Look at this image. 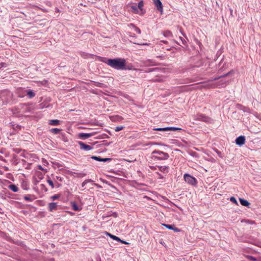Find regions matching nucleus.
<instances>
[{
    "label": "nucleus",
    "instance_id": "1",
    "mask_svg": "<svg viewBox=\"0 0 261 261\" xmlns=\"http://www.w3.org/2000/svg\"><path fill=\"white\" fill-rule=\"evenodd\" d=\"M33 110L32 103H20L11 109L13 114L16 116L29 117L31 116Z\"/></svg>",
    "mask_w": 261,
    "mask_h": 261
},
{
    "label": "nucleus",
    "instance_id": "2",
    "mask_svg": "<svg viewBox=\"0 0 261 261\" xmlns=\"http://www.w3.org/2000/svg\"><path fill=\"white\" fill-rule=\"evenodd\" d=\"M98 58L99 61L107 64L112 68L119 70L123 68V62H125V59L123 58L108 59L102 57Z\"/></svg>",
    "mask_w": 261,
    "mask_h": 261
},
{
    "label": "nucleus",
    "instance_id": "3",
    "mask_svg": "<svg viewBox=\"0 0 261 261\" xmlns=\"http://www.w3.org/2000/svg\"><path fill=\"white\" fill-rule=\"evenodd\" d=\"M169 155L166 152L160 150H155L151 153V158L154 161H164L169 159Z\"/></svg>",
    "mask_w": 261,
    "mask_h": 261
},
{
    "label": "nucleus",
    "instance_id": "4",
    "mask_svg": "<svg viewBox=\"0 0 261 261\" xmlns=\"http://www.w3.org/2000/svg\"><path fill=\"white\" fill-rule=\"evenodd\" d=\"M13 97V94L8 90H4L0 91V98L3 103H7L10 101Z\"/></svg>",
    "mask_w": 261,
    "mask_h": 261
},
{
    "label": "nucleus",
    "instance_id": "5",
    "mask_svg": "<svg viewBox=\"0 0 261 261\" xmlns=\"http://www.w3.org/2000/svg\"><path fill=\"white\" fill-rule=\"evenodd\" d=\"M16 93L18 97L21 98L24 97L25 95H28L30 98L33 97V90H32L27 91L24 88H18L16 90Z\"/></svg>",
    "mask_w": 261,
    "mask_h": 261
},
{
    "label": "nucleus",
    "instance_id": "6",
    "mask_svg": "<svg viewBox=\"0 0 261 261\" xmlns=\"http://www.w3.org/2000/svg\"><path fill=\"white\" fill-rule=\"evenodd\" d=\"M185 181L188 184L192 186H195L197 184L196 179L188 173H186L184 175Z\"/></svg>",
    "mask_w": 261,
    "mask_h": 261
},
{
    "label": "nucleus",
    "instance_id": "7",
    "mask_svg": "<svg viewBox=\"0 0 261 261\" xmlns=\"http://www.w3.org/2000/svg\"><path fill=\"white\" fill-rule=\"evenodd\" d=\"M196 117L198 120L210 123L213 122L212 118L202 114H197Z\"/></svg>",
    "mask_w": 261,
    "mask_h": 261
},
{
    "label": "nucleus",
    "instance_id": "8",
    "mask_svg": "<svg viewBox=\"0 0 261 261\" xmlns=\"http://www.w3.org/2000/svg\"><path fill=\"white\" fill-rule=\"evenodd\" d=\"M97 134V132H94L91 133H79L78 134V136L80 138L83 139H86L87 138H88L89 137H91Z\"/></svg>",
    "mask_w": 261,
    "mask_h": 261
},
{
    "label": "nucleus",
    "instance_id": "9",
    "mask_svg": "<svg viewBox=\"0 0 261 261\" xmlns=\"http://www.w3.org/2000/svg\"><path fill=\"white\" fill-rule=\"evenodd\" d=\"M245 143V137L244 136H240L236 139V143L239 146H242Z\"/></svg>",
    "mask_w": 261,
    "mask_h": 261
},
{
    "label": "nucleus",
    "instance_id": "10",
    "mask_svg": "<svg viewBox=\"0 0 261 261\" xmlns=\"http://www.w3.org/2000/svg\"><path fill=\"white\" fill-rule=\"evenodd\" d=\"M78 144L80 146V148L82 150L88 151L92 150L93 149V147L92 146L87 145L83 143V142L79 141L78 142Z\"/></svg>",
    "mask_w": 261,
    "mask_h": 261
},
{
    "label": "nucleus",
    "instance_id": "11",
    "mask_svg": "<svg viewBox=\"0 0 261 261\" xmlns=\"http://www.w3.org/2000/svg\"><path fill=\"white\" fill-rule=\"evenodd\" d=\"M154 4L156 6L157 9L162 12H163V5L160 0H153Z\"/></svg>",
    "mask_w": 261,
    "mask_h": 261
},
{
    "label": "nucleus",
    "instance_id": "12",
    "mask_svg": "<svg viewBox=\"0 0 261 261\" xmlns=\"http://www.w3.org/2000/svg\"><path fill=\"white\" fill-rule=\"evenodd\" d=\"M91 159L99 162H106L108 161H110L112 160L111 158H102L100 156H91Z\"/></svg>",
    "mask_w": 261,
    "mask_h": 261
},
{
    "label": "nucleus",
    "instance_id": "13",
    "mask_svg": "<svg viewBox=\"0 0 261 261\" xmlns=\"http://www.w3.org/2000/svg\"><path fill=\"white\" fill-rule=\"evenodd\" d=\"M57 203L56 202H51L48 204V210L49 212H53L57 209Z\"/></svg>",
    "mask_w": 261,
    "mask_h": 261
},
{
    "label": "nucleus",
    "instance_id": "14",
    "mask_svg": "<svg viewBox=\"0 0 261 261\" xmlns=\"http://www.w3.org/2000/svg\"><path fill=\"white\" fill-rule=\"evenodd\" d=\"M233 73H234V71L233 70H230L229 72H228V73H226V74H224L222 75H221V76H218V77H215L214 79L211 80V81H216V80H219L220 79L222 78V77H225V76H227L231 74H232Z\"/></svg>",
    "mask_w": 261,
    "mask_h": 261
},
{
    "label": "nucleus",
    "instance_id": "15",
    "mask_svg": "<svg viewBox=\"0 0 261 261\" xmlns=\"http://www.w3.org/2000/svg\"><path fill=\"white\" fill-rule=\"evenodd\" d=\"M159 170L163 173H167L169 171L168 166H158Z\"/></svg>",
    "mask_w": 261,
    "mask_h": 261
},
{
    "label": "nucleus",
    "instance_id": "16",
    "mask_svg": "<svg viewBox=\"0 0 261 261\" xmlns=\"http://www.w3.org/2000/svg\"><path fill=\"white\" fill-rule=\"evenodd\" d=\"M132 67V64H126V60H125V62H123V68L121 70H132L133 69Z\"/></svg>",
    "mask_w": 261,
    "mask_h": 261
},
{
    "label": "nucleus",
    "instance_id": "17",
    "mask_svg": "<svg viewBox=\"0 0 261 261\" xmlns=\"http://www.w3.org/2000/svg\"><path fill=\"white\" fill-rule=\"evenodd\" d=\"M71 205L72 209L75 211H80L82 208H80L75 202H71Z\"/></svg>",
    "mask_w": 261,
    "mask_h": 261
},
{
    "label": "nucleus",
    "instance_id": "18",
    "mask_svg": "<svg viewBox=\"0 0 261 261\" xmlns=\"http://www.w3.org/2000/svg\"><path fill=\"white\" fill-rule=\"evenodd\" d=\"M239 201L240 202L241 204L243 206H248L250 204V203L247 200H245L244 199L240 198Z\"/></svg>",
    "mask_w": 261,
    "mask_h": 261
},
{
    "label": "nucleus",
    "instance_id": "19",
    "mask_svg": "<svg viewBox=\"0 0 261 261\" xmlns=\"http://www.w3.org/2000/svg\"><path fill=\"white\" fill-rule=\"evenodd\" d=\"M9 188L14 192H17L19 190L18 187L14 184H11L8 186Z\"/></svg>",
    "mask_w": 261,
    "mask_h": 261
},
{
    "label": "nucleus",
    "instance_id": "20",
    "mask_svg": "<svg viewBox=\"0 0 261 261\" xmlns=\"http://www.w3.org/2000/svg\"><path fill=\"white\" fill-rule=\"evenodd\" d=\"M60 121L57 119H53L49 121L48 124L51 125H58L60 124Z\"/></svg>",
    "mask_w": 261,
    "mask_h": 261
},
{
    "label": "nucleus",
    "instance_id": "21",
    "mask_svg": "<svg viewBox=\"0 0 261 261\" xmlns=\"http://www.w3.org/2000/svg\"><path fill=\"white\" fill-rule=\"evenodd\" d=\"M128 27H130V28H132L135 31H136L138 34H140L141 33V31L140 30V29L137 27L135 24H133V23H130L129 25H128Z\"/></svg>",
    "mask_w": 261,
    "mask_h": 261
},
{
    "label": "nucleus",
    "instance_id": "22",
    "mask_svg": "<svg viewBox=\"0 0 261 261\" xmlns=\"http://www.w3.org/2000/svg\"><path fill=\"white\" fill-rule=\"evenodd\" d=\"M106 233L107 236H109L111 239H112L113 240H115V241H121V239L116 236H114L113 234H112L111 233H109V232H106Z\"/></svg>",
    "mask_w": 261,
    "mask_h": 261
},
{
    "label": "nucleus",
    "instance_id": "23",
    "mask_svg": "<svg viewBox=\"0 0 261 261\" xmlns=\"http://www.w3.org/2000/svg\"><path fill=\"white\" fill-rule=\"evenodd\" d=\"M245 258L248 260V261H260L259 259L257 258H256L253 256L251 255H246L245 256Z\"/></svg>",
    "mask_w": 261,
    "mask_h": 261
},
{
    "label": "nucleus",
    "instance_id": "24",
    "mask_svg": "<svg viewBox=\"0 0 261 261\" xmlns=\"http://www.w3.org/2000/svg\"><path fill=\"white\" fill-rule=\"evenodd\" d=\"M163 35L166 37H172L173 35L171 31L167 30L163 33Z\"/></svg>",
    "mask_w": 261,
    "mask_h": 261
},
{
    "label": "nucleus",
    "instance_id": "25",
    "mask_svg": "<svg viewBox=\"0 0 261 261\" xmlns=\"http://www.w3.org/2000/svg\"><path fill=\"white\" fill-rule=\"evenodd\" d=\"M11 126L15 131H18L21 129V126L18 124H11Z\"/></svg>",
    "mask_w": 261,
    "mask_h": 261
},
{
    "label": "nucleus",
    "instance_id": "26",
    "mask_svg": "<svg viewBox=\"0 0 261 261\" xmlns=\"http://www.w3.org/2000/svg\"><path fill=\"white\" fill-rule=\"evenodd\" d=\"M61 130L62 129L57 128H54L50 130V132L54 134H58L60 133Z\"/></svg>",
    "mask_w": 261,
    "mask_h": 261
},
{
    "label": "nucleus",
    "instance_id": "27",
    "mask_svg": "<svg viewBox=\"0 0 261 261\" xmlns=\"http://www.w3.org/2000/svg\"><path fill=\"white\" fill-rule=\"evenodd\" d=\"M168 131L169 130H172V131H175L177 130H181V128L179 127H167Z\"/></svg>",
    "mask_w": 261,
    "mask_h": 261
},
{
    "label": "nucleus",
    "instance_id": "28",
    "mask_svg": "<svg viewBox=\"0 0 261 261\" xmlns=\"http://www.w3.org/2000/svg\"><path fill=\"white\" fill-rule=\"evenodd\" d=\"M153 130L158 131H168L167 127L155 128H153Z\"/></svg>",
    "mask_w": 261,
    "mask_h": 261
},
{
    "label": "nucleus",
    "instance_id": "29",
    "mask_svg": "<svg viewBox=\"0 0 261 261\" xmlns=\"http://www.w3.org/2000/svg\"><path fill=\"white\" fill-rule=\"evenodd\" d=\"M93 182V180L91 179H86L85 180H84L83 183L82 184V187H84L85 186V185L88 183V182Z\"/></svg>",
    "mask_w": 261,
    "mask_h": 261
},
{
    "label": "nucleus",
    "instance_id": "30",
    "mask_svg": "<svg viewBox=\"0 0 261 261\" xmlns=\"http://www.w3.org/2000/svg\"><path fill=\"white\" fill-rule=\"evenodd\" d=\"M143 5H144L143 1H140L138 4V6H137L138 8H139L140 10H142V8L143 7Z\"/></svg>",
    "mask_w": 261,
    "mask_h": 261
},
{
    "label": "nucleus",
    "instance_id": "31",
    "mask_svg": "<svg viewBox=\"0 0 261 261\" xmlns=\"http://www.w3.org/2000/svg\"><path fill=\"white\" fill-rule=\"evenodd\" d=\"M241 110H242L244 112H247V113H251L250 109L249 108L246 107H244V106L243 107V108L241 109Z\"/></svg>",
    "mask_w": 261,
    "mask_h": 261
},
{
    "label": "nucleus",
    "instance_id": "32",
    "mask_svg": "<svg viewBox=\"0 0 261 261\" xmlns=\"http://www.w3.org/2000/svg\"><path fill=\"white\" fill-rule=\"evenodd\" d=\"M242 222H245V223L249 224H255V222L254 221L250 220H244L241 221Z\"/></svg>",
    "mask_w": 261,
    "mask_h": 261
},
{
    "label": "nucleus",
    "instance_id": "33",
    "mask_svg": "<svg viewBox=\"0 0 261 261\" xmlns=\"http://www.w3.org/2000/svg\"><path fill=\"white\" fill-rule=\"evenodd\" d=\"M159 68H149L147 69V70L145 71L146 72H150L154 71L159 70Z\"/></svg>",
    "mask_w": 261,
    "mask_h": 261
},
{
    "label": "nucleus",
    "instance_id": "34",
    "mask_svg": "<svg viewBox=\"0 0 261 261\" xmlns=\"http://www.w3.org/2000/svg\"><path fill=\"white\" fill-rule=\"evenodd\" d=\"M164 226H165L167 228L172 230L173 228L174 227V225H169V224H163Z\"/></svg>",
    "mask_w": 261,
    "mask_h": 261
},
{
    "label": "nucleus",
    "instance_id": "35",
    "mask_svg": "<svg viewBox=\"0 0 261 261\" xmlns=\"http://www.w3.org/2000/svg\"><path fill=\"white\" fill-rule=\"evenodd\" d=\"M35 175L38 176L40 179H42L43 178V175L39 171L35 172Z\"/></svg>",
    "mask_w": 261,
    "mask_h": 261
},
{
    "label": "nucleus",
    "instance_id": "36",
    "mask_svg": "<svg viewBox=\"0 0 261 261\" xmlns=\"http://www.w3.org/2000/svg\"><path fill=\"white\" fill-rule=\"evenodd\" d=\"M60 197V195L59 194H56V195H53L50 198L53 200H55L57 199H58Z\"/></svg>",
    "mask_w": 261,
    "mask_h": 261
},
{
    "label": "nucleus",
    "instance_id": "37",
    "mask_svg": "<svg viewBox=\"0 0 261 261\" xmlns=\"http://www.w3.org/2000/svg\"><path fill=\"white\" fill-rule=\"evenodd\" d=\"M124 128V126H117L116 127V128H115V130L116 132H119L120 130L123 129Z\"/></svg>",
    "mask_w": 261,
    "mask_h": 261
},
{
    "label": "nucleus",
    "instance_id": "38",
    "mask_svg": "<svg viewBox=\"0 0 261 261\" xmlns=\"http://www.w3.org/2000/svg\"><path fill=\"white\" fill-rule=\"evenodd\" d=\"M230 200L232 202H233V203H234L235 204H238L237 201L236 199L235 198V197H230Z\"/></svg>",
    "mask_w": 261,
    "mask_h": 261
},
{
    "label": "nucleus",
    "instance_id": "39",
    "mask_svg": "<svg viewBox=\"0 0 261 261\" xmlns=\"http://www.w3.org/2000/svg\"><path fill=\"white\" fill-rule=\"evenodd\" d=\"M226 83V81L221 80L219 81V85H220L221 86H223L225 85Z\"/></svg>",
    "mask_w": 261,
    "mask_h": 261
},
{
    "label": "nucleus",
    "instance_id": "40",
    "mask_svg": "<svg viewBox=\"0 0 261 261\" xmlns=\"http://www.w3.org/2000/svg\"><path fill=\"white\" fill-rule=\"evenodd\" d=\"M24 199L27 201H31V195H26L24 196Z\"/></svg>",
    "mask_w": 261,
    "mask_h": 261
},
{
    "label": "nucleus",
    "instance_id": "41",
    "mask_svg": "<svg viewBox=\"0 0 261 261\" xmlns=\"http://www.w3.org/2000/svg\"><path fill=\"white\" fill-rule=\"evenodd\" d=\"M95 86L98 87H103V84L99 82H95Z\"/></svg>",
    "mask_w": 261,
    "mask_h": 261
},
{
    "label": "nucleus",
    "instance_id": "42",
    "mask_svg": "<svg viewBox=\"0 0 261 261\" xmlns=\"http://www.w3.org/2000/svg\"><path fill=\"white\" fill-rule=\"evenodd\" d=\"M108 136L106 134H102L101 136H98L97 137L98 139H104L107 138Z\"/></svg>",
    "mask_w": 261,
    "mask_h": 261
},
{
    "label": "nucleus",
    "instance_id": "43",
    "mask_svg": "<svg viewBox=\"0 0 261 261\" xmlns=\"http://www.w3.org/2000/svg\"><path fill=\"white\" fill-rule=\"evenodd\" d=\"M77 174V177H84V176H86V173H83V172L79 173Z\"/></svg>",
    "mask_w": 261,
    "mask_h": 261
},
{
    "label": "nucleus",
    "instance_id": "44",
    "mask_svg": "<svg viewBox=\"0 0 261 261\" xmlns=\"http://www.w3.org/2000/svg\"><path fill=\"white\" fill-rule=\"evenodd\" d=\"M47 182L49 184V185L51 186V187L53 188L54 187V183L53 182L52 180H51L50 179H48L47 180Z\"/></svg>",
    "mask_w": 261,
    "mask_h": 261
},
{
    "label": "nucleus",
    "instance_id": "45",
    "mask_svg": "<svg viewBox=\"0 0 261 261\" xmlns=\"http://www.w3.org/2000/svg\"><path fill=\"white\" fill-rule=\"evenodd\" d=\"M179 39L181 41L183 44L185 45L187 44V41L185 39H184L181 37H179Z\"/></svg>",
    "mask_w": 261,
    "mask_h": 261
},
{
    "label": "nucleus",
    "instance_id": "46",
    "mask_svg": "<svg viewBox=\"0 0 261 261\" xmlns=\"http://www.w3.org/2000/svg\"><path fill=\"white\" fill-rule=\"evenodd\" d=\"M172 230H174L175 232H179L180 231V230L179 228L175 227L174 225Z\"/></svg>",
    "mask_w": 261,
    "mask_h": 261
},
{
    "label": "nucleus",
    "instance_id": "47",
    "mask_svg": "<svg viewBox=\"0 0 261 261\" xmlns=\"http://www.w3.org/2000/svg\"><path fill=\"white\" fill-rule=\"evenodd\" d=\"M131 8L132 9L134 10L135 11H136V10H137L138 7H137V6L135 5V6H132L131 7Z\"/></svg>",
    "mask_w": 261,
    "mask_h": 261
},
{
    "label": "nucleus",
    "instance_id": "48",
    "mask_svg": "<svg viewBox=\"0 0 261 261\" xmlns=\"http://www.w3.org/2000/svg\"><path fill=\"white\" fill-rule=\"evenodd\" d=\"M243 107L244 106H243L241 105H240V104L237 105V108L240 109V110H241V109H242Z\"/></svg>",
    "mask_w": 261,
    "mask_h": 261
},
{
    "label": "nucleus",
    "instance_id": "49",
    "mask_svg": "<svg viewBox=\"0 0 261 261\" xmlns=\"http://www.w3.org/2000/svg\"><path fill=\"white\" fill-rule=\"evenodd\" d=\"M37 167H38V169H40V170H43V168L42 167V166L40 165H37Z\"/></svg>",
    "mask_w": 261,
    "mask_h": 261
},
{
    "label": "nucleus",
    "instance_id": "50",
    "mask_svg": "<svg viewBox=\"0 0 261 261\" xmlns=\"http://www.w3.org/2000/svg\"><path fill=\"white\" fill-rule=\"evenodd\" d=\"M119 242H121V243L123 244H128V243L126 242V241H123V240H121Z\"/></svg>",
    "mask_w": 261,
    "mask_h": 261
},
{
    "label": "nucleus",
    "instance_id": "51",
    "mask_svg": "<svg viewBox=\"0 0 261 261\" xmlns=\"http://www.w3.org/2000/svg\"><path fill=\"white\" fill-rule=\"evenodd\" d=\"M150 168L152 170H155L156 169V167L155 166H150Z\"/></svg>",
    "mask_w": 261,
    "mask_h": 261
},
{
    "label": "nucleus",
    "instance_id": "52",
    "mask_svg": "<svg viewBox=\"0 0 261 261\" xmlns=\"http://www.w3.org/2000/svg\"><path fill=\"white\" fill-rule=\"evenodd\" d=\"M229 11H230V15L231 16H232V12H233V10L231 8H229Z\"/></svg>",
    "mask_w": 261,
    "mask_h": 261
},
{
    "label": "nucleus",
    "instance_id": "53",
    "mask_svg": "<svg viewBox=\"0 0 261 261\" xmlns=\"http://www.w3.org/2000/svg\"><path fill=\"white\" fill-rule=\"evenodd\" d=\"M57 179H58L59 180H60V181H62V177H59V176H57Z\"/></svg>",
    "mask_w": 261,
    "mask_h": 261
},
{
    "label": "nucleus",
    "instance_id": "54",
    "mask_svg": "<svg viewBox=\"0 0 261 261\" xmlns=\"http://www.w3.org/2000/svg\"><path fill=\"white\" fill-rule=\"evenodd\" d=\"M180 33H181V34L183 36H185V35L184 34V33L182 32V30H181V29L180 30Z\"/></svg>",
    "mask_w": 261,
    "mask_h": 261
},
{
    "label": "nucleus",
    "instance_id": "55",
    "mask_svg": "<svg viewBox=\"0 0 261 261\" xmlns=\"http://www.w3.org/2000/svg\"><path fill=\"white\" fill-rule=\"evenodd\" d=\"M217 153H218V154L219 155H220V154H221V152H220L219 151H218V150H217Z\"/></svg>",
    "mask_w": 261,
    "mask_h": 261
},
{
    "label": "nucleus",
    "instance_id": "56",
    "mask_svg": "<svg viewBox=\"0 0 261 261\" xmlns=\"http://www.w3.org/2000/svg\"><path fill=\"white\" fill-rule=\"evenodd\" d=\"M196 42H197V43L199 45L200 44V42L198 41V40H196Z\"/></svg>",
    "mask_w": 261,
    "mask_h": 261
},
{
    "label": "nucleus",
    "instance_id": "57",
    "mask_svg": "<svg viewBox=\"0 0 261 261\" xmlns=\"http://www.w3.org/2000/svg\"><path fill=\"white\" fill-rule=\"evenodd\" d=\"M162 42H163L164 43H165V44L167 43V42H167V41H162Z\"/></svg>",
    "mask_w": 261,
    "mask_h": 261
},
{
    "label": "nucleus",
    "instance_id": "58",
    "mask_svg": "<svg viewBox=\"0 0 261 261\" xmlns=\"http://www.w3.org/2000/svg\"><path fill=\"white\" fill-rule=\"evenodd\" d=\"M142 45H147V43H143V44H142Z\"/></svg>",
    "mask_w": 261,
    "mask_h": 261
},
{
    "label": "nucleus",
    "instance_id": "59",
    "mask_svg": "<svg viewBox=\"0 0 261 261\" xmlns=\"http://www.w3.org/2000/svg\"><path fill=\"white\" fill-rule=\"evenodd\" d=\"M41 186L44 187V186L43 184H41Z\"/></svg>",
    "mask_w": 261,
    "mask_h": 261
},
{
    "label": "nucleus",
    "instance_id": "60",
    "mask_svg": "<svg viewBox=\"0 0 261 261\" xmlns=\"http://www.w3.org/2000/svg\"><path fill=\"white\" fill-rule=\"evenodd\" d=\"M156 173L159 175H161V174L159 173V172H156Z\"/></svg>",
    "mask_w": 261,
    "mask_h": 261
}]
</instances>
